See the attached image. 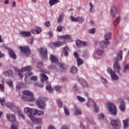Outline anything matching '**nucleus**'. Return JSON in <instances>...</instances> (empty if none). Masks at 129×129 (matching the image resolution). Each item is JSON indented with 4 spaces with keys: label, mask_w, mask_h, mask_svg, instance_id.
Masks as SVG:
<instances>
[{
    "label": "nucleus",
    "mask_w": 129,
    "mask_h": 129,
    "mask_svg": "<svg viewBox=\"0 0 129 129\" xmlns=\"http://www.w3.org/2000/svg\"><path fill=\"white\" fill-rule=\"evenodd\" d=\"M122 60V51L119 50L117 53V57L114 59V70L115 72L117 73L118 75H121L120 74V69L121 67L120 64L118 63V61H121Z\"/></svg>",
    "instance_id": "nucleus-1"
},
{
    "label": "nucleus",
    "mask_w": 129,
    "mask_h": 129,
    "mask_svg": "<svg viewBox=\"0 0 129 129\" xmlns=\"http://www.w3.org/2000/svg\"><path fill=\"white\" fill-rule=\"evenodd\" d=\"M22 97V100L24 101H35L34 94L29 90H24Z\"/></svg>",
    "instance_id": "nucleus-2"
},
{
    "label": "nucleus",
    "mask_w": 129,
    "mask_h": 129,
    "mask_svg": "<svg viewBox=\"0 0 129 129\" xmlns=\"http://www.w3.org/2000/svg\"><path fill=\"white\" fill-rule=\"evenodd\" d=\"M104 40L99 42V45L101 48H107L109 46V40L111 39V33L110 32H107L105 33L104 36Z\"/></svg>",
    "instance_id": "nucleus-3"
},
{
    "label": "nucleus",
    "mask_w": 129,
    "mask_h": 129,
    "mask_svg": "<svg viewBox=\"0 0 129 129\" xmlns=\"http://www.w3.org/2000/svg\"><path fill=\"white\" fill-rule=\"evenodd\" d=\"M7 119L12 122L13 125L11 126V129H18V127L19 126V122L17 121L16 120V117L15 115L11 113H7Z\"/></svg>",
    "instance_id": "nucleus-4"
},
{
    "label": "nucleus",
    "mask_w": 129,
    "mask_h": 129,
    "mask_svg": "<svg viewBox=\"0 0 129 129\" xmlns=\"http://www.w3.org/2000/svg\"><path fill=\"white\" fill-rule=\"evenodd\" d=\"M46 98L43 96H40L37 101L36 104L40 109L44 110L46 108V103L45 102Z\"/></svg>",
    "instance_id": "nucleus-5"
},
{
    "label": "nucleus",
    "mask_w": 129,
    "mask_h": 129,
    "mask_svg": "<svg viewBox=\"0 0 129 129\" xmlns=\"http://www.w3.org/2000/svg\"><path fill=\"white\" fill-rule=\"evenodd\" d=\"M107 107L109 112H110L112 115H116V114H117V109L114 104L112 103H108L107 104Z\"/></svg>",
    "instance_id": "nucleus-6"
},
{
    "label": "nucleus",
    "mask_w": 129,
    "mask_h": 129,
    "mask_svg": "<svg viewBox=\"0 0 129 129\" xmlns=\"http://www.w3.org/2000/svg\"><path fill=\"white\" fill-rule=\"evenodd\" d=\"M86 105L88 106V107H90L92 106L94 108L96 112H98V111L99 110L98 106L96 105V104L95 102H94V101H93V100L91 98L88 99V102L86 103Z\"/></svg>",
    "instance_id": "nucleus-7"
},
{
    "label": "nucleus",
    "mask_w": 129,
    "mask_h": 129,
    "mask_svg": "<svg viewBox=\"0 0 129 129\" xmlns=\"http://www.w3.org/2000/svg\"><path fill=\"white\" fill-rule=\"evenodd\" d=\"M14 70H15V72H18L20 78H23V72H25L26 71H27V72L31 71V70H32V67L28 66V67L23 68L22 69L21 71L19 70L18 69H16V68H14Z\"/></svg>",
    "instance_id": "nucleus-8"
},
{
    "label": "nucleus",
    "mask_w": 129,
    "mask_h": 129,
    "mask_svg": "<svg viewBox=\"0 0 129 129\" xmlns=\"http://www.w3.org/2000/svg\"><path fill=\"white\" fill-rule=\"evenodd\" d=\"M107 72L110 75L111 79H112V80L116 81L119 79V77H118V76H117L115 72H114L113 70H112V69L110 68H108Z\"/></svg>",
    "instance_id": "nucleus-9"
},
{
    "label": "nucleus",
    "mask_w": 129,
    "mask_h": 129,
    "mask_svg": "<svg viewBox=\"0 0 129 129\" xmlns=\"http://www.w3.org/2000/svg\"><path fill=\"white\" fill-rule=\"evenodd\" d=\"M6 106L14 112H18L20 110V108L17 106L14 103H8Z\"/></svg>",
    "instance_id": "nucleus-10"
},
{
    "label": "nucleus",
    "mask_w": 129,
    "mask_h": 129,
    "mask_svg": "<svg viewBox=\"0 0 129 129\" xmlns=\"http://www.w3.org/2000/svg\"><path fill=\"white\" fill-rule=\"evenodd\" d=\"M20 50L22 53L25 54V56H29L31 54V50L28 46H20Z\"/></svg>",
    "instance_id": "nucleus-11"
},
{
    "label": "nucleus",
    "mask_w": 129,
    "mask_h": 129,
    "mask_svg": "<svg viewBox=\"0 0 129 129\" xmlns=\"http://www.w3.org/2000/svg\"><path fill=\"white\" fill-rule=\"evenodd\" d=\"M40 54L41 55V58L44 60H47L48 54L47 52V49L44 48H41L39 49Z\"/></svg>",
    "instance_id": "nucleus-12"
},
{
    "label": "nucleus",
    "mask_w": 129,
    "mask_h": 129,
    "mask_svg": "<svg viewBox=\"0 0 129 129\" xmlns=\"http://www.w3.org/2000/svg\"><path fill=\"white\" fill-rule=\"evenodd\" d=\"M118 121L119 120L118 119L112 120L111 121V124L114 129H119L120 127L118 125Z\"/></svg>",
    "instance_id": "nucleus-13"
},
{
    "label": "nucleus",
    "mask_w": 129,
    "mask_h": 129,
    "mask_svg": "<svg viewBox=\"0 0 129 129\" xmlns=\"http://www.w3.org/2000/svg\"><path fill=\"white\" fill-rule=\"evenodd\" d=\"M30 118L31 119L32 121L36 123V124H42V119L35 118L34 115L30 116Z\"/></svg>",
    "instance_id": "nucleus-14"
},
{
    "label": "nucleus",
    "mask_w": 129,
    "mask_h": 129,
    "mask_svg": "<svg viewBox=\"0 0 129 129\" xmlns=\"http://www.w3.org/2000/svg\"><path fill=\"white\" fill-rule=\"evenodd\" d=\"M33 115H44V112L42 110H38L37 109H33Z\"/></svg>",
    "instance_id": "nucleus-15"
},
{
    "label": "nucleus",
    "mask_w": 129,
    "mask_h": 129,
    "mask_svg": "<svg viewBox=\"0 0 129 129\" xmlns=\"http://www.w3.org/2000/svg\"><path fill=\"white\" fill-rule=\"evenodd\" d=\"M33 109L32 108H25L24 109V111L25 113H27L29 117L30 118V116H33Z\"/></svg>",
    "instance_id": "nucleus-16"
},
{
    "label": "nucleus",
    "mask_w": 129,
    "mask_h": 129,
    "mask_svg": "<svg viewBox=\"0 0 129 129\" xmlns=\"http://www.w3.org/2000/svg\"><path fill=\"white\" fill-rule=\"evenodd\" d=\"M19 35H20L21 37L26 38L27 37H30V36H31V32L30 31H21L19 33Z\"/></svg>",
    "instance_id": "nucleus-17"
},
{
    "label": "nucleus",
    "mask_w": 129,
    "mask_h": 129,
    "mask_svg": "<svg viewBox=\"0 0 129 129\" xmlns=\"http://www.w3.org/2000/svg\"><path fill=\"white\" fill-rule=\"evenodd\" d=\"M111 16L113 18H114L115 16H116V14H117V10L116 9V7L115 6H112L111 9Z\"/></svg>",
    "instance_id": "nucleus-18"
},
{
    "label": "nucleus",
    "mask_w": 129,
    "mask_h": 129,
    "mask_svg": "<svg viewBox=\"0 0 129 129\" xmlns=\"http://www.w3.org/2000/svg\"><path fill=\"white\" fill-rule=\"evenodd\" d=\"M9 55L11 58H13V59H17V55L15 53V52H14V50L11 49V48H8Z\"/></svg>",
    "instance_id": "nucleus-19"
},
{
    "label": "nucleus",
    "mask_w": 129,
    "mask_h": 129,
    "mask_svg": "<svg viewBox=\"0 0 129 129\" xmlns=\"http://www.w3.org/2000/svg\"><path fill=\"white\" fill-rule=\"evenodd\" d=\"M59 40H62L63 41H66V40H71V35L67 34L60 36L59 38Z\"/></svg>",
    "instance_id": "nucleus-20"
},
{
    "label": "nucleus",
    "mask_w": 129,
    "mask_h": 129,
    "mask_svg": "<svg viewBox=\"0 0 129 129\" xmlns=\"http://www.w3.org/2000/svg\"><path fill=\"white\" fill-rule=\"evenodd\" d=\"M69 52H70V49H69V47H68V46H66L63 48L62 50V54H64L66 57H67V56H68V53H69Z\"/></svg>",
    "instance_id": "nucleus-21"
},
{
    "label": "nucleus",
    "mask_w": 129,
    "mask_h": 129,
    "mask_svg": "<svg viewBox=\"0 0 129 129\" xmlns=\"http://www.w3.org/2000/svg\"><path fill=\"white\" fill-rule=\"evenodd\" d=\"M42 31V29L40 27H36L35 30H31V33L32 34H40Z\"/></svg>",
    "instance_id": "nucleus-22"
},
{
    "label": "nucleus",
    "mask_w": 129,
    "mask_h": 129,
    "mask_svg": "<svg viewBox=\"0 0 129 129\" xmlns=\"http://www.w3.org/2000/svg\"><path fill=\"white\" fill-rule=\"evenodd\" d=\"M50 60L52 63H57L58 62V58L52 54L50 55Z\"/></svg>",
    "instance_id": "nucleus-23"
},
{
    "label": "nucleus",
    "mask_w": 129,
    "mask_h": 129,
    "mask_svg": "<svg viewBox=\"0 0 129 129\" xmlns=\"http://www.w3.org/2000/svg\"><path fill=\"white\" fill-rule=\"evenodd\" d=\"M128 122H129V118H127L123 120V128L126 129L129 126Z\"/></svg>",
    "instance_id": "nucleus-24"
},
{
    "label": "nucleus",
    "mask_w": 129,
    "mask_h": 129,
    "mask_svg": "<svg viewBox=\"0 0 129 129\" xmlns=\"http://www.w3.org/2000/svg\"><path fill=\"white\" fill-rule=\"evenodd\" d=\"M119 108L120 110L122 111H124L125 110V103H124V101H121L120 106H119Z\"/></svg>",
    "instance_id": "nucleus-25"
},
{
    "label": "nucleus",
    "mask_w": 129,
    "mask_h": 129,
    "mask_svg": "<svg viewBox=\"0 0 129 129\" xmlns=\"http://www.w3.org/2000/svg\"><path fill=\"white\" fill-rule=\"evenodd\" d=\"M65 44V42H60L59 41L53 43L54 47H59V46H62Z\"/></svg>",
    "instance_id": "nucleus-26"
},
{
    "label": "nucleus",
    "mask_w": 129,
    "mask_h": 129,
    "mask_svg": "<svg viewBox=\"0 0 129 129\" xmlns=\"http://www.w3.org/2000/svg\"><path fill=\"white\" fill-rule=\"evenodd\" d=\"M41 76V82H44V81H46V80H48V77L44 74H42L40 75Z\"/></svg>",
    "instance_id": "nucleus-27"
},
{
    "label": "nucleus",
    "mask_w": 129,
    "mask_h": 129,
    "mask_svg": "<svg viewBox=\"0 0 129 129\" xmlns=\"http://www.w3.org/2000/svg\"><path fill=\"white\" fill-rule=\"evenodd\" d=\"M4 74L5 76H13V75H14V73L12 71L4 72Z\"/></svg>",
    "instance_id": "nucleus-28"
},
{
    "label": "nucleus",
    "mask_w": 129,
    "mask_h": 129,
    "mask_svg": "<svg viewBox=\"0 0 129 129\" xmlns=\"http://www.w3.org/2000/svg\"><path fill=\"white\" fill-rule=\"evenodd\" d=\"M6 83L10 86L11 88H14V85H13V81L11 79H8L6 80Z\"/></svg>",
    "instance_id": "nucleus-29"
},
{
    "label": "nucleus",
    "mask_w": 129,
    "mask_h": 129,
    "mask_svg": "<svg viewBox=\"0 0 129 129\" xmlns=\"http://www.w3.org/2000/svg\"><path fill=\"white\" fill-rule=\"evenodd\" d=\"M49 5L52 7V6H54L56 5V4H58L59 3V0H49Z\"/></svg>",
    "instance_id": "nucleus-30"
},
{
    "label": "nucleus",
    "mask_w": 129,
    "mask_h": 129,
    "mask_svg": "<svg viewBox=\"0 0 129 129\" xmlns=\"http://www.w3.org/2000/svg\"><path fill=\"white\" fill-rule=\"evenodd\" d=\"M46 89L48 92H53L54 91V89L51 87V85L46 86Z\"/></svg>",
    "instance_id": "nucleus-31"
},
{
    "label": "nucleus",
    "mask_w": 129,
    "mask_h": 129,
    "mask_svg": "<svg viewBox=\"0 0 129 129\" xmlns=\"http://www.w3.org/2000/svg\"><path fill=\"white\" fill-rule=\"evenodd\" d=\"M63 18H64V14L61 13L59 16L58 23H61L63 21Z\"/></svg>",
    "instance_id": "nucleus-32"
},
{
    "label": "nucleus",
    "mask_w": 129,
    "mask_h": 129,
    "mask_svg": "<svg viewBox=\"0 0 129 129\" xmlns=\"http://www.w3.org/2000/svg\"><path fill=\"white\" fill-rule=\"evenodd\" d=\"M77 65L78 67H79V66H80V65H82V64H83V60H82V59L81 58H80V57L77 59Z\"/></svg>",
    "instance_id": "nucleus-33"
},
{
    "label": "nucleus",
    "mask_w": 129,
    "mask_h": 129,
    "mask_svg": "<svg viewBox=\"0 0 129 129\" xmlns=\"http://www.w3.org/2000/svg\"><path fill=\"white\" fill-rule=\"evenodd\" d=\"M75 113L76 115H81V110H80V109L78 108H76V111H75Z\"/></svg>",
    "instance_id": "nucleus-34"
},
{
    "label": "nucleus",
    "mask_w": 129,
    "mask_h": 129,
    "mask_svg": "<svg viewBox=\"0 0 129 129\" xmlns=\"http://www.w3.org/2000/svg\"><path fill=\"white\" fill-rule=\"evenodd\" d=\"M78 22L79 24H82L84 22V18L82 17H78Z\"/></svg>",
    "instance_id": "nucleus-35"
},
{
    "label": "nucleus",
    "mask_w": 129,
    "mask_h": 129,
    "mask_svg": "<svg viewBox=\"0 0 129 129\" xmlns=\"http://www.w3.org/2000/svg\"><path fill=\"white\" fill-rule=\"evenodd\" d=\"M77 97L80 102H84L85 101V98L80 96H77Z\"/></svg>",
    "instance_id": "nucleus-36"
},
{
    "label": "nucleus",
    "mask_w": 129,
    "mask_h": 129,
    "mask_svg": "<svg viewBox=\"0 0 129 129\" xmlns=\"http://www.w3.org/2000/svg\"><path fill=\"white\" fill-rule=\"evenodd\" d=\"M76 46L78 48H80L82 46V41L80 40H77L76 41Z\"/></svg>",
    "instance_id": "nucleus-37"
},
{
    "label": "nucleus",
    "mask_w": 129,
    "mask_h": 129,
    "mask_svg": "<svg viewBox=\"0 0 129 129\" xmlns=\"http://www.w3.org/2000/svg\"><path fill=\"white\" fill-rule=\"evenodd\" d=\"M63 109H64L65 114H66V115H67L68 116H69V114H70L69 109L66 107H63Z\"/></svg>",
    "instance_id": "nucleus-38"
},
{
    "label": "nucleus",
    "mask_w": 129,
    "mask_h": 129,
    "mask_svg": "<svg viewBox=\"0 0 129 129\" xmlns=\"http://www.w3.org/2000/svg\"><path fill=\"white\" fill-rule=\"evenodd\" d=\"M81 84L83 87H87V86H88V85L87 84V82L83 80H82L81 81Z\"/></svg>",
    "instance_id": "nucleus-39"
},
{
    "label": "nucleus",
    "mask_w": 129,
    "mask_h": 129,
    "mask_svg": "<svg viewBox=\"0 0 129 129\" xmlns=\"http://www.w3.org/2000/svg\"><path fill=\"white\" fill-rule=\"evenodd\" d=\"M0 103L2 106L6 105V99L5 98L0 99Z\"/></svg>",
    "instance_id": "nucleus-40"
},
{
    "label": "nucleus",
    "mask_w": 129,
    "mask_h": 129,
    "mask_svg": "<svg viewBox=\"0 0 129 129\" xmlns=\"http://www.w3.org/2000/svg\"><path fill=\"white\" fill-rule=\"evenodd\" d=\"M97 53V55H98V56H101V55H102V54H103L104 51L103 50H101V49H98L96 51Z\"/></svg>",
    "instance_id": "nucleus-41"
},
{
    "label": "nucleus",
    "mask_w": 129,
    "mask_h": 129,
    "mask_svg": "<svg viewBox=\"0 0 129 129\" xmlns=\"http://www.w3.org/2000/svg\"><path fill=\"white\" fill-rule=\"evenodd\" d=\"M120 20V17H118L113 22V24L114 26H116L118 23H119V21Z\"/></svg>",
    "instance_id": "nucleus-42"
},
{
    "label": "nucleus",
    "mask_w": 129,
    "mask_h": 129,
    "mask_svg": "<svg viewBox=\"0 0 129 129\" xmlns=\"http://www.w3.org/2000/svg\"><path fill=\"white\" fill-rule=\"evenodd\" d=\"M57 103L59 106V107H62L63 106V102L61 101V100L58 99L57 100Z\"/></svg>",
    "instance_id": "nucleus-43"
},
{
    "label": "nucleus",
    "mask_w": 129,
    "mask_h": 129,
    "mask_svg": "<svg viewBox=\"0 0 129 129\" xmlns=\"http://www.w3.org/2000/svg\"><path fill=\"white\" fill-rule=\"evenodd\" d=\"M72 73H76L78 71V69L76 67H73L71 69Z\"/></svg>",
    "instance_id": "nucleus-44"
},
{
    "label": "nucleus",
    "mask_w": 129,
    "mask_h": 129,
    "mask_svg": "<svg viewBox=\"0 0 129 129\" xmlns=\"http://www.w3.org/2000/svg\"><path fill=\"white\" fill-rule=\"evenodd\" d=\"M72 22H78V17H74L73 16L70 17Z\"/></svg>",
    "instance_id": "nucleus-45"
},
{
    "label": "nucleus",
    "mask_w": 129,
    "mask_h": 129,
    "mask_svg": "<svg viewBox=\"0 0 129 129\" xmlns=\"http://www.w3.org/2000/svg\"><path fill=\"white\" fill-rule=\"evenodd\" d=\"M83 56L85 57V58H89V53H88V52L87 51H85L84 52V54H83Z\"/></svg>",
    "instance_id": "nucleus-46"
},
{
    "label": "nucleus",
    "mask_w": 129,
    "mask_h": 129,
    "mask_svg": "<svg viewBox=\"0 0 129 129\" xmlns=\"http://www.w3.org/2000/svg\"><path fill=\"white\" fill-rule=\"evenodd\" d=\"M18 114L21 117H22L23 119H25V115H24V114L21 111H19L18 112Z\"/></svg>",
    "instance_id": "nucleus-47"
},
{
    "label": "nucleus",
    "mask_w": 129,
    "mask_h": 129,
    "mask_svg": "<svg viewBox=\"0 0 129 129\" xmlns=\"http://www.w3.org/2000/svg\"><path fill=\"white\" fill-rule=\"evenodd\" d=\"M58 65L61 69H65V64L62 63H58Z\"/></svg>",
    "instance_id": "nucleus-48"
},
{
    "label": "nucleus",
    "mask_w": 129,
    "mask_h": 129,
    "mask_svg": "<svg viewBox=\"0 0 129 129\" xmlns=\"http://www.w3.org/2000/svg\"><path fill=\"white\" fill-rule=\"evenodd\" d=\"M129 69V63L125 65L124 68V72L125 73L127 70Z\"/></svg>",
    "instance_id": "nucleus-49"
},
{
    "label": "nucleus",
    "mask_w": 129,
    "mask_h": 129,
    "mask_svg": "<svg viewBox=\"0 0 129 129\" xmlns=\"http://www.w3.org/2000/svg\"><path fill=\"white\" fill-rule=\"evenodd\" d=\"M101 81L104 84L107 83V80L103 77H101Z\"/></svg>",
    "instance_id": "nucleus-50"
},
{
    "label": "nucleus",
    "mask_w": 129,
    "mask_h": 129,
    "mask_svg": "<svg viewBox=\"0 0 129 129\" xmlns=\"http://www.w3.org/2000/svg\"><path fill=\"white\" fill-rule=\"evenodd\" d=\"M98 119H103V118H104V115L103 114H99L98 115Z\"/></svg>",
    "instance_id": "nucleus-51"
},
{
    "label": "nucleus",
    "mask_w": 129,
    "mask_h": 129,
    "mask_svg": "<svg viewBox=\"0 0 129 129\" xmlns=\"http://www.w3.org/2000/svg\"><path fill=\"white\" fill-rule=\"evenodd\" d=\"M74 55L75 58H76L77 59L80 58V57H79V54L77 52H75L74 53Z\"/></svg>",
    "instance_id": "nucleus-52"
},
{
    "label": "nucleus",
    "mask_w": 129,
    "mask_h": 129,
    "mask_svg": "<svg viewBox=\"0 0 129 129\" xmlns=\"http://www.w3.org/2000/svg\"><path fill=\"white\" fill-rule=\"evenodd\" d=\"M37 79L38 77L35 76H33L31 78V80H32V81H37Z\"/></svg>",
    "instance_id": "nucleus-53"
},
{
    "label": "nucleus",
    "mask_w": 129,
    "mask_h": 129,
    "mask_svg": "<svg viewBox=\"0 0 129 129\" xmlns=\"http://www.w3.org/2000/svg\"><path fill=\"white\" fill-rule=\"evenodd\" d=\"M90 34H95V29L93 28L89 30Z\"/></svg>",
    "instance_id": "nucleus-54"
},
{
    "label": "nucleus",
    "mask_w": 129,
    "mask_h": 129,
    "mask_svg": "<svg viewBox=\"0 0 129 129\" xmlns=\"http://www.w3.org/2000/svg\"><path fill=\"white\" fill-rule=\"evenodd\" d=\"M90 12L91 13H93V5H92V3H91V2H90Z\"/></svg>",
    "instance_id": "nucleus-55"
},
{
    "label": "nucleus",
    "mask_w": 129,
    "mask_h": 129,
    "mask_svg": "<svg viewBox=\"0 0 129 129\" xmlns=\"http://www.w3.org/2000/svg\"><path fill=\"white\" fill-rule=\"evenodd\" d=\"M73 89L75 91H76V92H78V91H79V89H78V88H77V86H74L73 87Z\"/></svg>",
    "instance_id": "nucleus-56"
},
{
    "label": "nucleus",
    "mask_w": 129,
    "mask_h": 129,
    "mask_svg": "<svg viewBox=\"0 0 129 129\" xmlns=\"http://www.w3.org/2000/svg\"><path fill=\"white\" fill-rule=\"evenodd\" d=\"M63 28H64L63 27H62L61 26H58L57 27V31H58L59 32H62V30L63 29Z\"/></svg>",
    "instance_id": "nucleus-57"
},
{
    "label": "nucleus",
    "mask_w": 129,
    "mask_h": 129,
    "mask_svg": "<svg viewBox=\"0 0 129 129\" xmlns=\"http://www.w3.org/2000/svg\"><path fill=\"white\" fill-rule=\"evenodd\" d=\"M61 86H55V89L56 90V91H59L60 89H61Z\"/></svg>",
    "instance_id": "nucleus-58"
},
{
    "label": "nucleus",
    "mask_w": 129,
    "mask_h": 129,
    "mask_svg": "<svg viewBox=\"0 0 129 129\" xmlns=\"http://www.w3.org/2000/svg\"><path fill=\"white\" fill-rule=\"evenodd\" d=\"M0 90L1 91H5V86L0 84Z\"/></svg>",
    "instance_id": "nucleus-59"
},
{
    "label": "nucleus",
    "mask_w": 129,
    "mask_h": 129,
    "mask_svg": "<svg viewBox=\"0 0 129 129\" xmlns=\"http://www.w3.org/2000/svg\"><path fill=\"white\" fill-rule=\"evenodd\" d=\"M45 27H50V26H51V24L50 23V21H47L44 24Z\"/></svg>",
    "instance_id": "nucleus-60"
},
{
    "label": "nucleus",
    "mask_w": 129,
    "mask_h": 129,
    "mask_svg": "<svg viewBox=\"0 0 129 129\" xmlns=\"http://www.w3.org/2000/svg\"><path fill=\"white\" fill-rule=\"evenodd\" d=\"M28 75L29 76H31V75H32V73L28 74L27 75H25V81L26 82H28V77H27Z\"/></svg>",
    "instance_id": "nucleus-61"
},
{
    "label": "nucleus",
    "mask_w": 129,
    "mask_h": 129,
    "mask_svg": "<svg viewBox=\"0 0 129 129\" xmlns=\"http://www.w3.org/2000/svg\"><path fill=\"white\" fill-rule=\"evenodd\" d=\"M39 67H43V62H39L37 64V68H39Z\"/></svg>",
    "instance_id": "nucleus-62"
},
{
    "label": "nucleus",
    "mask_w": 129,
    "mask_h": 129,
    "mask_svg": "<svg viewBox=\"0 0 129 129\" xmlns=\"http://www.w3.org/2000/svg\"><path fill=\"white\" fill-rule=\"evenodd\" d=\"M60 129H69V127L65 125H63L61 126Z\"/></svg>",
    "instance_id": "nucleus-63"
},
{
    "label": "nucleus",
    "mask_w": 129,
    "mask_h": 129,
    "mask_svg": "<svg viewBox=\"0 0 129 129\" xmlns=\"http://www.w3.org/2000/svg\"><path fill=\"white\" fill-rule=\"evenodd\" d=\"M82 46H87V42L82 41Z\"/></svg>",
    "instance_id": "nucleus-64"
}]
</instances>
